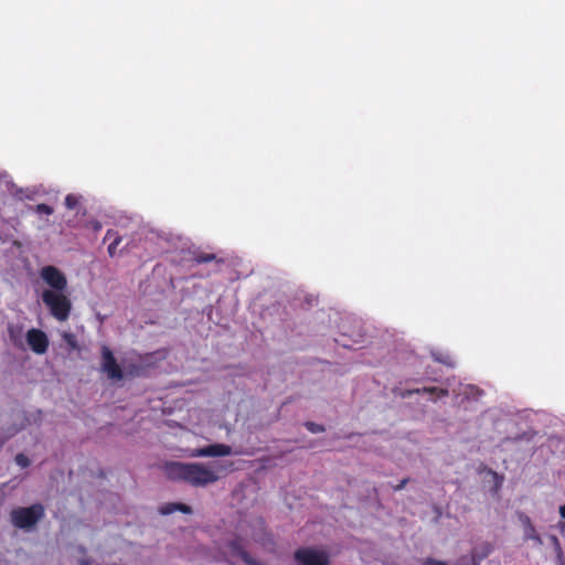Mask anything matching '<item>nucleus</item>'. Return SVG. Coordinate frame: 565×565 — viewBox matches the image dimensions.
Wrapping results in <instances>:
<instances>
[{
  "mask_svg": "<svg viewBox=\"0 0 565 565\" xmlns=\"http://www.w3.org/2000/svg\"><path fill=\"white\" fill-rule=\"evenodd\" d=\"M227 468L221 462L203 463L168 462L166 472L170 479L183 480L194 487H205L216 482Z\"/></svg>",
  "mask_w": 565,
  "mask_h": 565,
  "instance_id": "obj_1",
  "label": "nucleus"
},
{
  "mask_svg": "<svg viewBox=\"0 0 565 565\" xmlns=\"http://www.w3.org/2000/svg\"><path fill=\"white\" fill-rule=\"evenodd\" d=\"M135 360L117 362L115 355H103L100 370L114 383L126 379L145 375L152 363L146 362L142 355H135Z\"/></svg>",
  "mask_w": 565,
  "mask_h": 565,
  "instance_id": "obj_2",
  "label": "nucleus"
},
{
  "mask_svg": "<svg viewBox=\"0 0 565 565\" xmlns=\"http://www.w3.org/2000/svg\"><path fill=\"white\" fill-rule=\"evenodd\" d=\"M44 507L41 503H34L30 507H19L10 512V522L13 526L24 532H32L44 518Z\"/></svg>",
  "mask_w": 565,
  "mask_h": 565,
  "instance_id": "obj_3",
  "label": "nucleus"
},
{
  "mask_svg": "<svg viewBox=\"0 0 565 565\" xmlns=\"http://www.w3.org/2000/svg\"><path fill=\"white\" fill-rule=\"evenodd\" d=\"M41 299L54 319L57 321H66L68 319L72 301L67 291L43 290Z\"/></svg>",
  "mask_w": 565,
  "mask_h": 565,
  "instance_id": "obj_4",
  "label": "nucleus"
},
{
  "mask_svg": "<svg viewBox=\"0 0 565 565\" xmlns=\"http://www.w3.org/2000/svg\"><path fill=\"white\" fill-rule=\"evenodd\" d=\"M40 277L50 287L51 291H67V278L65 274L53 265L41 268Z\"/></svg>",
  "mask_w": 565,
  "mask_h": 565,
  "instance_id": "obj_5",
  "label": "nucleus"
},
{
  "mask_svg": "<svg viewBox=\"0 0 565 565\" xmlns=\"http://www.w3.org/2000/svg\"><path fill=\"white\" fill-rule=\"evenodd\" d=\"M294 558L298 565H329V555L326 551L312 547H302L295 552Z\"/></svg>",
  "mask_w": 565,
  "mask_h": 565,
  "instance_id": "obj_6",
  "label": "nucleus"
},
{
  "mask_svg": "<svg viewBox=\"0 0 565 565\" xmlns=\"http://www.w3.org/2000/svg\"><path fill=\"white\" fill-rule=\"evenodd\" d=\"M26 342L34 353H46L49 339L40 329H30L26 332Z\"/></svg>",
  "mask_w": 565,
  "mask_h": 565,
  "instance_id": "obj_7",
  "label": "nucleus"
},
{
  "mask_svg": "<svg viewBox=\"0 0 565 565\" xmlns=\"http://www.w3.org/2000/svg\"><path fill=\"white\" fill-rule=\"evenodd\" d=\"M232 454V448L224 444H213L194 449L191 457H224Z\"/></svg>",
  "mask_w": 565,
  "mask_h": 565,
  "instance_id": "obj_8",
  "label": "nucleus"
},
{
  "mask_svg": "<svg viewBox=\"0 0 565 565\" xmlns=\"http://www.w3.org/2000/svg\"><path fill=\"white\" fill-rule=\"evenodd\" d=\"M111 238H113V242L108 246V254L110 257H114L116 255L117 246L121 242V236H119L117 234V232H115L114 230H108L105 235V241L111 239Z\"/></svg>",
  "mask_w": 565,
  "mask_h": 565,
  "instance_id": "obj_9",
  "label": "nucleus"
},
{
  "mask_svg": "<svg viewBox=\"0 0 565 565\" xmlns=\"http://www.w3.org/2000/svg\"><path fill=\"white\" fill-rule=\"evenodd\" d=\"M193 260L196 264H204L210 262H216V264L223 263L222 259H217L216 255L212 253H198L194 255Z\"/></svg>",
  "mask_w": 565,
  "mask_h": 565,
  "instance_id": "obj_10",
  "label": "nucleus"
},
{
  "mask_svg": "<svg viewBox=\"0 0 565 565\" xmlns=\"http://www.w3.org/2000/svg\"><path fill=\"white\" fill-rule=\"evenodd\" d=\"M81 200H82V196L70 193L65 196L64 204H65L66 209H68V210H76V209L81 207Z\"/></svg>",
  "mask_w": 565,
  "mask_h": 565,
  "instance_id": "obj_11",
  "label": "nucleus"
},
{
  "mask_svg": "<svg viewBox=\"0 0 565 565\" xmlns=\"http://www.w3.org/2000/svg\"><path fill=\"white\" fill-rule=\"evenodd\" d=\"M525 539H531L536 541L539 544H542V540L529 518H525Z\"/></svg>",
  "mask_w": 565,
  "mask_h": 565,
  "instance_id": "obj_12",
  "label": "nucleus"
},
{
  "mask_svg": "<svg viewBox=\"0 0 565 565\" xmlns=\"http://www.w3.org/2000/svg\"><path fill=\"white\" fill-rule=\"evenodd\" d=\"M422 393H428V394H437L438 397H444L448 395V390L446 388H438V387H423L420 388Z\"/></svg>",
  "mask_w": 565,
  "mask_h": 565,
  "instance_id": "obj_13",
  "label": "nucleus"
},
{
  "mask_svg": "<svg viewBox=\"0 0 565 565\" xmlns=\"http://www.w3.org/2000/svg\"><path fill=\"white\" fill-rule=\"evenodd\" d=\"M254 540L256 542L260 543L265 547H269L274 544L271 537L269 535H267L266 533H264L262 535H255Z\"/></svg>",
  "mask_w": 565,
  "mask_h": 565,
  "instance_id": "obj_14",
  "label": "nucleus"
},
{
  "mask_svg": "<svg viewBox=\"0 0 565 565\" xmlns=\"http://www.w3.org/2000/svg\"><path fill=\"white\" fill-rule=\"evenodd\" d=\"M34 211L38 214H45V215H51L54 212L53 207L45 203H40V204L35 205Z\"/></svg>",
  "mask_w": 565,
  "mask_h": 565,
  "instance_id": "obj_15",
  "label": "nucleus"
},
{
  "mask_svg": "<svg viewBox=\"0 0 565 565\" xmlns=\"http://www.w3.org/2000/svg\"><path fill=\"white\" fill-rule=\"evenodd\" d=\"M465 394L467 398L478 399L482 395V391L475 386H468Z\"/></svg>",
  "mask_w": 565,
  "mask_h": 565,
  "instance_id": "obj_16",
  "label": "nucleus"
},
{
  "mask_svg": "<svg viewBox=\"0 0 565 565\" xmlns=\"http://www.w3.org/2000/svg\"><path fill=\"white\" fill-rule=\"evenodd\" d=\"M305 426L309 431L313 434L323 433L326 430V428L322 425L316 424L313 422H306Z\"/></svg>",
  "mask_w": 565,
  "mask_h": 565,
  "instance_id": "obj_17",
  "label": "nucleus"
},
{
  "mask_svg": "<svg viewBox=\"0 0 565 565\" xmlns=\"http://www.w3.org/2000/svg\"><path fill=\"white\" fill-rule=\"evenodd\" d=\"M551 541L553 543V547L555 548V552H556V555H557V558L559 562H562V558H563V552H562V548H561V544H559V541L558 539L555 536V535H552L551 536Z\"/></svg>",
  "mask_w": 565,
  "mask_h": 565,
  "instance_id": "obj_18",
  "label": "nucleus"
},
{
  "mask_svg": "<svg viewBox=\"0 0 565 565\" xmlns=\"http://www.w3.org/2000/svg\"><path fill=\"white\" fill-rule=\"evenodd\" d=\"M457 565H479V564L476 561V555H471V556H462V557H460V559L458 561Z\"/></svg>",
  "mask_w": 565,
  "mask_h": 565,
  "instance_id": "obj_19",
  "label": "nucleus"
},
{
  "mask_svg": "<svg viewBox=\"0 0 565 565\" xmlns=\"http://www.w3.org/2000/svg\"><path fill=\"white\" fill-rule=\"evenodd\" d=\"M15 462L21 468H26L30 465V459L26 456H24L23 454H18L15 456Z\"/></svg>",
  "mask_w": 565,
  "mask_h": 565,
  "instance_id": "obj_20",
  "label": "nucleus"
},
{
  "mask_svg": "<svg viewBox=\"0 0 565 565\" xmlns=\"http://www.w3.org/2000/svg\"><path fill=\"white\" fill-rule=\"evenodd\" d=\"M489 473L492 476L494 480V491H498L501 488L503 477L498 475L495 471L489 469Z\"/></svg>",
  "mask_w": 565,
  "mask_h": 565,
  "instance_id": "obj_21",
  "label": "nucleus"
},
{
  "mask_svg": "<svg viewBox=\"0 0 565 565\" xmlns=\"http://www.w3.org/2000/svg\"><path fill=\"white\" fill-rule=\"evenodd\" d=\"M178 503H169L160 509L161 514L168 515L177 511Z\"/></svg>",
  "mask_w": 565,
  "mask_h": 565,
  "instance_id": "obj_22",
  "label": "nucleus"
},
{
  "mask_svg": "<svg viewBox=\"0 0 565 565\" xmlns=\"http://www.w3.org/2000/svg\"><path fill=\"white\" fill-rule=\"evenodd\" d=\"M422 393V390L420 388H414V390H405V391H401L399 392V396L405 398V397H408L413 394H420Z\"/></svg>",
  "mask_w": 565,
  "mask_h": 565,
  "instance_id": "obj_23",
  "label": "nucleus"
},
{
  "mask_svg": "<svg viewBox=\"0 0 565 565\" xmlns=\"http://www.w3.org/2000/svg\"><path fill=\"white\" fill-rule=\"evenodd\" d=\"M409 478H404L397 486L393 487L394 491H401L408 483Z\"/></svg>",
  "mask_w": 565,
  "mask_h": 565,
  "instance_id": "obj_24",
  "label": "nucleus"
},
{
  "mask_svg": "<svg viewBox=\"0 0 565 565\" xmlns=\"http://www.w3.org/2000/svg\"><path fill=\"white\" fill-rule=\"evenodd\" d=\"M64 338H65V340L67 341V343H68L73 349H75V348H76V344H75V338H74V335H73V334H68V333H66V334L64 335Z\"/></svg>",
  "mask_w": 565,
  "mask_h": 565,
  "instance_id": "obj_25",
  "label": "nucleus"
},
{
  "mask_svg": "<svg viewBox=\"0 0 565 565\" xmlns=\"http://www.w3.org/2000/svg\"><path fill=\"white\" fill-rule=\"evenodd\" d=\"M177 510L182 511L183 513H190L191 508L186 504L178 503Z\"/></svg>",
  "mask_w": 565,
  "mask_h": 565,
  "instance_id": "obj_26",
  "label": "nucleus"
},
{
  "mask_svg": "<svg viewBox=\"0 0 565 565\" xmlns=\"http://www.w3.org/2000/svg\"><path fill=\"white\" fill-rule=\"evenodd\" d=\"M424 565H446L445 563L443 562H439V561H435V559H427Z\"/></svg>",
  "mask_w": 565,
  "mask_h": 565,
  "instance_id": "obj_27",
  "label": "nucleus"
},
{
  "mask_svg": "<svg viewBox=\"0 0 565 565\" xmlns=\"http://www.w3.org/2000/svg\"><path fill=\"white\" fill-rule=\"evenodd\" d=\"M23 427H24V423L22 422V423L20 424V426H19V427H13V428H11V429H10V431H9V434H10V435H14V434H17L20 429H22Z\"/></svg>",
  "mask_w": 565,
  "mask_h": 565,
  "instance_id": "obj_28",
  "label": "nucleus"
},
{
  "mask_svg": "<svg viewBox=\"0 0 565 565\" xmlns=\"http://www.w3.org/2000/svg\"><path fill=\"white\" fill-rule=\"evenodd\" d=\"M436 360H437L438 362H440V363H444V364H447V365H449V366H452V363H451L448 359H443V358H440V356H437V359H436Z\"/></svg>",
  "mask_w": 565,
  "mask_h": 565,
  "instance_id": "obj_29",
  "label": "nucleus"
},
{
  "mask_svg": "<svg viewBox=\"0 0 565 565\" xmlns=\"http://www.w3.org/2000/svg\"><path fill=\"white\" fill-rule=\"evenodd\" d=\"M489 551H490V546H489V545H486V546H484V550H482V554L480 555V557H484V556H487V555H488V553H489Z\"/></svg>",
  "mask_w": 565,
  "mask_h": 565,
  "instance_id": "obj_30",
  "label": "nucleus"
},
{
  "mask_svg": "<svg viewBox=\"0 0 565 565\" xmlns=\"http://www.w3.org/2000/svg\"><path fill=\"white\" fill-rule=\"evenodd\" d=\"M435 511H436V519H435V522H437V521H438V519H439V518H440V515H441V511H440V509H439V508H435Z\"/></svg>",
  "mask_w": 565,
  "mask_h": 565,
  "instance_id": "obj_31",
  "label": "nucleus"
},
{
  "mask_svg": "<svg viewBox=\"0 0 565 565\" xmlns=\"http://www.w3.org/2000/svg\"><path fill=\"white\" fill-rule=\"evenodd\" d=\"M559 513L565 519V504L559 508Z\"/></svg>",
  "mask_w": 565,
  "mask_h": 565,
  "instance_id": "obj_32",
  "label": "nucleus"
},
{
  "mask_svg": "<svg viewBox=\"0 0 565 565\" xmlns=\"http://www.w3.org/2000/svg\"><path fill=\"white\" fill-rule=\"evenodd\" d=\"M102 353L108 354V353H113V352L107 347H104L102 349Z\"/></svg>",
  "mask_w": 565,
  "mask_h": 565,
  "instance_id": "obj_33",
  "label": "nucleus"
},
{
  "mask_svg": "<svg viewBox=\"0 0 565 565\" xmlns=\"http://www.w3.org/2000/svg\"><path fill=\"white\" fill-rule=\"evenodd\" d=\"M102 227L100 223L99 222H96L95 225H94V228L96 231H98L99 228Z\"/></svg>",
  "mask_w": 565,
  "mask_h": 565,
  "instance_id": "obj_34",
  "label": "nucleus"
},
{
  "mask_svg": "<svg viewBox=\"0 0 565 565\" xmlns=\"http://www.w3.org/2000/svg\"><path fill=\"white\" fill-rule=\"evenodd\" d=\"M83 565H89L88 563H83Z\"/></svg>",
  "mask_w": 565,
  "mask_h": 565,
  "instance_id": "obj_35",
  "label": "nucleus"
}]
</instances>
